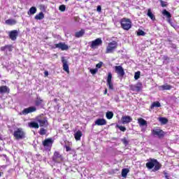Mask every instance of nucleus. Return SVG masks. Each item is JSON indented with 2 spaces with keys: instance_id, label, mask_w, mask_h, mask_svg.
Returning <instances> with one entry per match:
<instances>
[{
  "instance_id": "nucleus-34",
  "label": "nucleus",
  "mask_w": 179,
  "mask_h": 179,
  "mask_svg": "<svg viewBox=\"0 0 179 179\" xmlns=\"http://www.w3.org/2000/svg\"><path fill=\"white\" fill-rule=\"evenodd\" d=\"M141 78V71H137L134 74V79L135 80H138Z\"/></svg>"
},
{
  "instance_id": "nucleus-27",
  "label": "nucleus",
  "mask_w": 179,
  "mask_h": 179,
  "mask_svg": "<svg viewBox=\"0 0 179 179\" xmlns=\"http://www.w3.org/2000/svg\"><path fill=\"white\" fill-rule=\"evenodd\" d=\"M128 173H129V170L128 169H123L122 170V177H124V178H127Z\"/></svg>"
},
{
  "instance_id": "nucleus-53",
  "label": "nucleus",
  "mask_w": 179,
  "mask_h": 179,
  "mask_svg": "<svg viewBox=\"0 0 179 179\" xmlns=\"http://www.w3.org/2000/svg\"><path fill=\"white\" fill-rule=\"evenodd\" d=\"M0 177H1V173H0Z\"/></svg>"
},
{
  "instance_id": "nucleus-42",
  "label": "nucleus",
  "mask_w": 179,
  "mask_h": 179,
  "mask_svg": "<svg viewBox=\"0 0 179 179\" xmlns=\"http://www.w3.org/2000/svg\"><path fill=\"white\" fill-rule=\"evenodd\" d=\"M138 36H145L146 34L143 30H139L137 33Z\"/></svg>"
},
{
  "instance_id": "nucleus-17",
  "label": "nucleus",
  "mask_w": 179,
  "mask_h": 179,
  "mask_svg": "<svg viewBox=\"0 0 179 179\" xmlns=\"http://www.w3.org/2000/svg\"><path fill=\"white\" fill-rule=\"evenodd\" d=\"M107 120L106 119L99 118L95 121V125L101 126V125H106Z\"/></svg>"
},
{
  "instance_id": "nucleus-49",
  "label": "nucleus",
  "mask_w": 179,
  "mask_h": 179,
  "mask_svg": "<svg viewBox=\"0 0 179 179\" xmlns=\"http://www.w3.org/2000/svg\"><path fill=\"white\" fill-rule=\"evenodd\" d=\"M167 21L173 26V23H171V18H167Z\"/></svg>"
},
{
  "instance_id": "nucleus-40",
  "label": "nucleus",
  "mask_w": 179,
  "mask_h": 179,
  "mask_svg": "<svg viewBox=\"0 0 179 179\" xmlns=\"http://www.w3.org/2000/svg\"><path fill=\"white\" fill-rule=\"evenodd\" d=\"M117 128H119L122 132H125L127 131V128L124 126H117Z\"/></svg>"
},
{
  "instance_id": "nucleus-28",
  "label": "nucleus",
  "mask_w": 179,
  "mask_h": 179,
  "mask_svg": "<svg viewBox=\"0 0 179 179\" xmlns=\"http://www.w3.org/2000/svg\"><path fill=\"white\" fill-rule=\"evenodd\" d=\"M36 12H37V8L34 6L31 7L29 8V10L28 11V15H34V13H36Z\"/></svg>"
},
{
  "instance_id": "nucleus-20",
  "label": "nucleus",
  "mask_w": 179,
  "mask_h": 179,
  "mask_svg": "<svg viewBox=\"0 0 179 179\" xmlns=\"http://www.w3.org/2000/svg\"><path fill=\"white\" fill-rule=\"evenodd\" d=\"M82 131H78L77 132L75 133L74 134V138L76 141H80V138H82Z\"/></svg>"
},
{
  "instance_id": "nucleus-39",
  "label": "nucleus",
  "mask_w": 179,
  "mask_h": 179,
  "mask_svg": "<svg viewBox=\"0 0 179 179\" xmlns=\"http://www.w3.org/2000/svg\"><path fill=\"white\" fill-rule=\"evenodd\" d=\"M59 10H61V12H65V9H66V7L65 6V5H61L59 7Z\"/></svg>"
},
{
  "instance_id": "nucleus-19",
  "label": "nucleus",
  "mask_w": 179,
  "mask_h": 179,
  "mask_svg": "<svg viewBox=\"0 0 179 179\" xmlns=\"http://www.w3.org/2000/svg\"><path fill=\"white\" fill-rule=\"evenodd\" d=\"M159 90H171L173 89V86L164 84V85H161L159 87Z\"/></svg>"
},
{
  "instance_id": "nucleus-9",
  "label": "nucleus",
  "mask_w": 179,
  "mask_h": 179,
  "mask_svg": "<svg viewBox=\"0 0 179 179\" xmlns=\"http://www.w3.org/2000/svg\"><path fill=\"white\" fill-rule=\"evenodd\" d=\"M153 136H158V138H163L164 136V131L160 129H154L152 130Z\"/></svg>"
},
{
  "instance_id": "nucleus-10",
  "label": "nucleus",
  "mask_w": 179,
  "mask_h": 179,
  "mask_svg": "<svg viewBox=\"0 0 179 179\" xmlns=\"http://www.w3.org/2000/svg\"><path fill=\"white\" fill-rule=\"evenodd\" d=\"M52 160L55 163H61L64 160L62 155L59 154L58 152H55L54 155L52 157Z\"/></svg>"
},
{
  "instance_id": "nucleus-7",
  "label": "nucleus",
  "mask_w": 179,
  "mask_h": 179,
  "mask_svg": "<svg viewBox=\"0 0 179 179\" xmlns=\"http://www.w3.org/2000/svg\"><path fill=\"white\" fill-rule=\"evenodd\" d=\"M37 110L36 106H30L29 108H24L21 113L20 115H27L31 113H35Z\"/></svg>"
},
{
  "instance_id": "nucleus-12",
  "label": "nucleus",
  "mask_w": 179,
  "mask_h": 179,
  "mask_svg": "<svg viewBox=\"0 0 179 179\" xmlns=\"http://www.w3.org/2000/svg\"><path fill=\"white\" fill-rule=\"evenodd\" d=\"M55 48H59V50H62V51H66V50H69V47L68 45L65 44V43L60 42L59 43L55 44Z\"/></svg>"
},
{
  "instance_id": "nucleus-4",
  "label": "nucleus",
  "mask_w": 179,
  "mask_h": 179,
  "mask_svg": "<svg viewBox=\"0 0 179 179\" xmlns=\"http://www.w3.org/2000/svg\"><path fill=\"white\" fill-rule=\"evenodd\" d=\"M24 131H23V129L18 128L16 129L14 131L13 136L15 138V139H23L24 138Z\"/></svg>"
},
{
  "instance_id": "nucleus-1",
  "label": "nucleus",
  "mask_w": 179,
  "mask_h": 179,
  "mask_svg": "<svg viewBox=\"0 0 179 179\" xmlns=\"http://www.w3.org/2000/svg\"><path fill=\"white\" fill-rule=\"evenodd\" d=\"M118 47V43L117 41H113L112 42H110L108 43V45L106 47V54H113L115 50H117V48Z\"/></svg>"
},
{
  "instance_id": "nucleus-6",
  "label": "nucleus",
  "mask_w": 179,
  "mask_h": 179,
  "mask_svg": "<svg viewBox=\"0 0 179 179\" xmlns=\"http://www.w3.org/2000/svg\"><path fill=\"white\" fill-rule=\"evenodd\" d=\"M52 143H54L52 138H47L43 142V145L46 150H51Z\"/></svg>"
},
{
  "instance_id": "nucleus-48",
  "label": "nucleus",
  "mask_w": 179,
  "mask_h": 179,
  "mask_svg": "<svg viewBox=\"0 0 179 179\" xmlns=\"http://www.w3.org/2000/svg\"><path fill=\"white\" fill-rule=\"evenodd\" d=\"M66 152H70L71 148L68 145H66Z\"/></svg>"
},
{
  "instance_id": "nucleus-25",
  "label": "nucleus",
  "mask_w": 179,
  "mask_h": 179,
  "mask_svg": "<svg viewBox=\"0 0 179 179\" xmlns=\"http://www.w3.org/2000/svg\"><path fill=\"white\" fill-rule=\"evenodd\" d=\"M159 108V107H162V104H160V102L159 101H155L152 103L150 108L151 110H153V108Z\"/></svg>"
},
{
  "instance_id": "nucleus-13",
  "label": "nucleus",
  "mask_w": 179,
  "mask_h": 179,
  "mask_svg": "<svg viewBox=\"0 0 179 179\" xmlns=\"http://www.w3.org/2000/svg\"><path fill=\"white\" fill-rule=\"evenodd\" d=\"M62 62L63 64V69L67 73H69V65L68 64V60L65 59V57H62Z\"/></svg>"
},
{
  "instance_id": "nucleus-23",
  "label": "nucleus",
  "mask_w": 179,
  "mask_h": 179,
  "mask_svg": "<svg viewBox=\"0 0 179 179\" xmlns=\"http://www.w3.org/2000/svg\"><path fill=\"white\" fill-rule=\"evenodd\" d=\"M138 124H139L140 127H143L145 125H148V122L143 118H139V119H138Z\"/></svg>"
},
{
  "instance_id": "nucleus-15",
  "label": "nucleus",
  "mask_w": 179,
  "mask_h": 179,
  "mask_svg": "<svg viewBox=\"0 0 179 179\" xmlns=\"http://www.w3.org/2000/svg\"><path fill=\"white\" fill-rule=\"evenodd\" d=\"M130 87L133 92H141L142 90V84L138 83L136 85H131Z\"/></svg>"
},
{
  "instance_id": "nucleus-41",
  "label": "nucleus",
  "mask_w": 179,
  "mask_h": 179,
  "mask_svg": "<svg viewBox=\"0 0 179 179\" xmlns=\"http://www.w3.org/2000/svg\"><path fill=\"white\" fill-rule=\"evenodd\" d=\"M160 3H161V6H162V8H166V6H167V2H166V1H161Z\"/></svg>"
},
{
  "instance_id": "nucleus-33",
  "label": "nucleus",
  "mask_w": 179,
  "mask_h": 179,
  "mask_svg": "<svg viewBox=\"0 0 179 179\" xmlns=\"http://www.w3.org/2000/svg\"><path fill=\"white\" fill-rule=\"evenodd\" d=\"M6 24H16V20H6Z\"/></svg>"
},
{
  "instance_id": "nucleus-26",
  "label": "nucleus",
  "mask_w": 179,
  "mask_h": 179,
  "mask_svg": "<svg viewBox=\"0 0 179 179\" xmlns=\"http://www.w3.org/2000/svg\"><path fill=\"white\" fill-rule=\"evenodd\" d=\"M29 128H35L36 129H38V123L36 122H31L29 123Z\"/></svg>"
},
{
  "instance_id": "nucleus-24",
  "label": "nucleus",
  "mask_w": 179,
  "mask_h": 179,
  "mask_svg": "<svg viewBox=\"0 0 179 179\" xmlns=\"http://www.w3.org/2000/svg\"><path fill=\"white\" fill-rule=\"evenodd\" d=\"M147 16L151 19V20H156V17H155V15L152 13L150 9H148Z\"/></svg>"
},
{
  "instance_id": "nucleus-18",
  "label": "nucleus",
  "mask_w": 179,
  "mask_h": 179,
  "mask_svg": "<svg viewBox=\"0 0 179 179\" xmlns=\"http://www.w3.org/2000/svg\"><path fill=\"white\" fill-rule=\"evenodd\" d=\"M132 122V117L131 116H123L122 117V123L125 124H129V122Z\"/></svg>"
},
{
  "instance_id": "nucleus-38",
  "label": "nucleus",
  "mask_w": 179,
  "mask_h": 179,
  "mask_svg": "<svg viewBox=\"0 0 179 179\" xmlns=\"http://www.w3.org/2000/svg\"><path fill=\"white\" fill-rule=\"evenodd\" d=\"M99 71V69H91L90 70V71L91 72V73L92 74V75H96V73H97V71Z\"/></svg>"
},
{
  "instance_id": "nucleus-8",
  "label": "nucleus",
  "mask_w": 179,
  "mask_h": 179,
  "mask_svg": "<svg viewBox=\"0 0 179 179\" xmlns=\"http://www.w3.org/2000/svg\"><path fill=\"white\" fill-rule=\"evenodd\" d=\"M113 74L111 72H109L108 73V78H107V86L108 87L109 90H114V84H113Z\"/></svg>"
},
{
  "instance_id": "nucleus-37",
  "label": "nucleus",
  "mask_w": 179,
  "mask_h": 179,
  "mask_svg": "<svg viewBox=\"0 0 179 179\" xmlns=\"http://www.w3.org/2000/svg\"><path fill=\"white\" fill-rule=\"evenodd\" d=\"M154 170H155V171H157V170H160V164H159V162H157L155 164L154 166Z\"/></svg>"
},
{
  "instance_id": "nucleus-21",
  "label": "nucleus",
  "mask_w": 179,
  "mask_h": 179,
  "mask_svg": "<svg viewBox=\"0 0 179 179\" xmlns=\"http://www.w3.org/2000/svg\"><path fill=\"white\" fill-rule=\"evenodd\" d=\"M43 18H44V13L43 12L39 13L34 17V19L36 20H43Z\"/></svg>"
},
{
  "instance_id": "nucleus-45",
  "label": "nucleus",
  "mask_w": 179,
  "mask_h": 179,
  "mask_svg": "<svg viewBox=\"0 0 179 179\" xmlns=\"http://www.w3.org/2000/svg\"><path fill=\"white\" fill-rule=\"evenodd\" d=\"M97 12H101V6H98L96 8Z\"/></svg>"
},
{
  "instance_id": "nucleus-46",
  "label": "nucleus",
  "mask_w": 179,
  "mask_h": 179,
  "mask_svg": "<svg viewBox=\"0 0 179 179\" xmlns=\"http://www.w3.org/2000/svg\"><path fill=\"white\" fill-rule=\"evenodd\" d=\"M6 51H12V46L11 45H9V48H6Z\"/></svg>"
},
{
  "instance_id": "nucleus-14",
  "label": "nucleus",
  "mask_w": 179,
  "mask_h": 179,
  "mask_svg": "<svg viewBox=\"0 0 179 179\" xmlns=\"http://www.w3.org/2000/svg\"><path fill=\"white\" fill-rule=\"evenodd\" d=\"M18 34H19V32H17V30H13L9 33V37L10 40H12L13 41H15V40L17 38Z\"/></svg>"
},
{
  "instance_id": "nucleus-43",
  "label": "nucleus",
  "mask_w": 179,
  "mask_h": 179,
  "mask_svg": "<svg viewBox=\"0 0 179 179\" xmlns=\"http://www.w3.org/2000/svg\"><path fill=\"white\" fill-rule=\"evenodd\" d=\"M101 66H103V62H100L99 63H98V64L96 65V69L101 68Z\"/></svg>"
},
{
  "instance_id": "nucleus-30",
  "label": "nucleus",
  "mask_w": 179,
  "mask_h": 179,
  "mask_svg": "<svg viewBox=\"0 0 179 179\" xmlns=\"http://www.w3.org/2000/svg\"><path fill=\"white\" fill-rule=\"evenodd\" d=\"M159 122H161V124H162V125H165V124H167V122H169V120H167V118L166 117H159Z\"/></svg>"
},
{
  "instance_id": "nucleus-5",
  "label": "nucleus",
  "mask_w": 179,
  "mask_h": 179,
  "mask_svg": "<svg viewBox=\"0 0 179 179\" xmlns=\"http://www.w3.org/2000/svg\"><path fill=\"white\" fill-rule=\"evenodd\" d=\"M36 121L38 122L39 127H43V128L48 127V120L45 117H38Z\"/></svg>"
},
{
  "instance_id": "nucleus-32",
  "label": "nucleus",
  "mask_w": 179,
  "mask_h": 179,
  "mask_svg": "<svg viewBox=\"0 0 179 179\" xmlns=\"http://www.w3.org/2000/svg\"><path fill=\"white\" fill-rule=\"evenodd\" d=\"M114 117V113L112 111H108L106 113V118L107 120H111Z\"/></svg>"
},
{
  "instance_id": "nucleus-29",
  "label": "nucleus",
  "mask_w": 179,
  "mask_h": 179,
  "mask_svg": "<svg viewBox=\"0 0 179 179\" xmlns=\"http://www.w3.org/2000/svg\"><path fill=\"white\" fill-rule=\"evenodd\" d=\"M85 34V31L83 29H81L80 31L76 33L75 36L79 38L80 37H82Z\"/></svg>"
},
{
  "instance_id": "nucleus-16",
  "label": "nucleus",
  "mask_w": 179,
  "mask_h": 179,
  "mask_svg": "<svg viewBox=\"0 0 179 179\" xmlns=\"http://www.w3.org/2000/svg\"><path fill=\"white\" fill-rule=\"evenodd\" d=\"M157 163V159H151L150 162L146 163V167L149 169V170H152L155 167V164Z\"/></svg>"
},
{
  "instance_id": "nucleus-47",
  "label": "nucleus",
  "mask_w": 179,
  "mask_h": 179,
  "mask_svg": "<svg viewBox=\"0 0 179 179\" xmlns=\"http://www.w3.org/2000/svg\"><path fill=\"white\" fill-rule=\"evenodd\" d=\"M163 59H164V61H167V60H169V57L164 55V56H163Z\"/></svg>"
},
{
  "instance_id": "nucleus-52",
  "label": "nucleus",
  "mask_w": 179,
  "mask_h": 179,
  "mask_svg": "<svg viewBox=\"0 0 179 179\" xmlns=\"http://www.w3.org/2000/svg\"><path fill=\"white\" fill-rule=\"evenodd\" d=\"M107 92H108V90H107V89H106L105 91H104L103 94H107Z\"/></svg>"
},
{
  "instance_id": "nucleus-51",
  "label": "nucleus",
  "mask_w": 179,
  "mask_h": 179,
  "mask_svg": "<svg viewBox=\"0 0 179 179\" xmlns=\"http://www.w3.org/2000/svg\"><path fill=\"white\" fill-rule=\"evenodd\" d=\"M45 76H48V71H45Z\"/></svg>"
},
{
  "instance_id": "nucleus-35",
  "label": "nucleus",
  "mask_w": 179,
  "mask_h": 179,
  "mask_svg": "<svg viewBox=\"0 0 179 179\" xmlns=\"http://www.w3.org/2000/svg\"><path fill=\"white\" fill-rule=\"evenodd\" d=\"M41 104H43V100L40 99H37V100L35 101V105L38 106H41Z\"/></svg>"
},
{
  "instance_id": "nucleus-44",
  "label": "nucleus",
  "mask_w": 179,
  "mask_h": 179,
  "mask_svg": "<svg viewBox=\"0 0 179 179\" xmlns=\"http://www.w3.org/2000/svg\"><path fill=\"white\" fill-rule=\"evenodd\" d=\"M6 48H9V45L3 46L1 48V51H6Z\"/></svg>"
},
{
  "instance_id": "nucleus-31",
  "label": "nucleus",
  "mask_w": 179,
  "mask_h": 179,
  "mask_svg": "<svg viewBox=\"0 0 179 179\" xmlns=\"http://www.w3.org/2000/svg\"><path fill=\"white\" fill-rule=\"evenodd\" d=\"M8 90H9V89L8 88V87L6 86H1L0 87V93H7Z\"/></svg>"
},
{
  "instance_id": "nucleus-2",
  "label": "nucleus",
  "mask_w": 179,
  "mask_h": 179,
  "mask_svg": "<svg viewBox=\"0 0 179 179\" xmlns=\"http://www.w3.org/2000/svg\"><path fill=\"white\" fill-rule=\"evenodd\" d=\"M120 24L124 30H129V29L132 27V22L131 20L128 18H122L120 20Z\"/></svg>"
},
{
  "instance_id": "nucleus-36",
  "label": "nucleus",
  "mask_w": 179,
  "mask_h": 179,
  "mask_svg": "<svg viewBox=\"0 0 179 179\" xmlns=\"http://www.w3.org/2000/svg\"><path fill=\"white\" fill-rule=\"evenodd\" d=\"M39 134L41 135H45L47 134V129H45L44 128H41V129L39 131Z\"/></svg>"
},
{
  "instance_id": "nucleus-22",
  "label": "nucleus",
  "mask_w": 179,
  "mask_h": 179,
  "mask_svg": "<svg viewBox=\"0 0 179 179\" xmlns=\"http://www.w3.org/2000/svg\"><path fill=\"white\" fill-rule=\"evenodd\" d=\"M162 15L164 16H166L167 19H171V14L170 13V12L167 11V10L166 9H164L162 10Z\"/></svg>"
},
{
  "instance_id": "nucleus-11",
  "label": "nucleus",
  "mask_w": 179,
  "mask_h": 179,
  "mask_svg": "<svg viewBox=\"0 0 179 179\" xmlns=\"http://www.w3.org/2000/svg\"><path fill=\"white\" fill-rule=\"evenodd\" d=\"M115 72L117 73L118 76L120 78H123L125 75V71H124V69L121 66H115Z\"/></svg>"
},
{
  "instance_id": "nucleus-3",
  "label": "nucleus",
  "mask_w": 179,
  "mask_h": 179,
  "mask_svg": "<svg viewBox=\"0 0 179 179\" xmlns=\"http://www.w3.org/2000/svg\"><path fill=\"white\" fill-rule=\"evenodd\" d=\"M102 45L103 40H101V38H98L91 42L90 48H92V50H97V48H99V47Z\"/></svg>"
},
{
  "instance_id": "nucleus-54",
  "label": "nucleus",
  "mask_w": 179,
  "mask_h": 179,
  "mask_svg": "<svg viewBox=\"0 0 179 179\" xmlns=\"http://www.w3.org/2000/svg\"><path fill=\"white\" fill-rule=\"evenodd\" d=\"M77 1H79V0H77Z\"/></svg>"
},
{
  "instance_id": "nucleus-50",
  "label": "nucleus",
  "mask_w": 179,
  "mask_h": 179,
  "mask_svg": "<svg viewBox=\"0 0 179 179\" xmlns=\"http://www.w3.org/2000/svg\"><path fill=\"white\" fill-rule=\"evenodd\" d=\"M164 176L166 178H169V175L167 174V173H164Z\"/></svg>"
}]
</instances>
